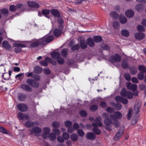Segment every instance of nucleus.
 <instances>
[{
  "label": "nucleus",
  "mask_w": 146,
  "mask_h": 146,
  "mask_svg": "<svg viewBox=\"0 0 146 146\" xmlns=\"http://www.w3.org/2000/svg\"><path fill=\"white\" fill-rule=\"evenodd\" d=\"M92 125L94 128L92 129V131L96 134L98 135L101 132V130L97 128L98 126L101 127L102 126V123L100 119H96L94 122L92 123Z\"/></svg>",
  "instance_id": "1"
},
{
  "label": "nucleus",
  "mask_w": 146,
  "mask_h": 146,
  "mask_svg": "<svg viewBox=\"0 0 146 146\" xmlns=\"http://www.w3.org/2000/svg\"><path fill=\"white\" fill-rule=\"evenodd\" d=\"M133 94L131 92L127 91L125 88L123 89L121 92V95L123 97H126L128 99H131L133 97V95L137 96L138 95V92L137 90L135 91Z\"/></svg>",
  "instance_id": "2"
},
{
  "label": "nucleus",
  "mask_w": 146,
  "mask_h": 146,
  "mask_svg": "<svg viewBox=\"0 0 146 146\" xmlns=\"http://www.w3.org/2000/svg\"><path fill=\"white\" fill-rule=\"evenodd\" d=\"M118 119H105L104 122L106 125H113L115 127H117L120 125V123Z\"/></svg>",
  "instance_id": "3"
},
{
  "label": "nucleus",
  "mask_w": 146,
  "mask_h": 146,
  "mask_svg": "<svg viewBox=\"0 0 146 146\" xmlns=\"http://www.w3.org/2000/svg\"><path fill=\"white\" fill-rule=\"evenodd\" d=\"M30 134V135H32L34 134L36 136H38L41 132L42 129L39 127L35 126L33 127L31 129H29Z\"/></svg>",
  "instance_id": "4"
},
{
  "label": "nucleus",
  "mask_w": 146,
  "mask_h": 146,
  "mask_svg": "<svg viewBox=\"0 0 146 146\" xmlns=\"http://www.w3.org/2000/svg\"><path fill=\"white\" fill-rule=\"evenodd\" d=\"M124 129L125 128L123 126L120 128L117 132L115 137L113 138L115 141H117L120 139L123 134Z\"/></svg>",
  "instance_id": "5"
},
{
  "label": "nucleus",
  "mask_w": 146,
  "mask_h": 146,
  "mask_svg": "<svg viewBox=\"0 0 146 146\" xmlns=\"http://www.w3.org/2000/svg\"><path fill=\"white\" fill-rule=\"evenodd\" d=\"M27 82L34 88H37L39 86V84L38 82L31 79H28Z\"/></svg>",
  "instance_id": "6"
},
{
  "label": "nucleus",
  "mask_w": 146,
  "mask_h": 146,
  "mask_svg": "<svg viewBox=\"0 0 146 146\" xmlns=\"http://www.w3.org/2000/svg\"><path fill=\"white\" fill-rule=\"evenodd\" d=\"M110 61L112 63L115 62H119L121 60V56L117 54H115L112 56L110 59Z\"/></svg>",
  "instance_id": "7"
},
{
  "label": "nucleus",
  "mask_w": 146,
  "mask_h": 146,
  "mask_svg": "<svg viewBox=\"0 0 146 146\" xmlns=\"http://www.w3.org/2000/svg\"><path fill=\"white\" fill-rule=\"evenodd\" d=\"M17 108L20 111L23 112L26 111L28 109V107L26 104L21 103L18 105Z\"/></svg>",
  "instance_id": "8"
},
{
  "label": "nucleus",
  "mask_w": 146,
  "mask_h": 146,
  "mask_svg": "<svg viewBox=\"0 0 146 146\" xmlns=\"http://www.w3.org/2000/svg\"><path fill=\"white\" fill-rule=\"evenodd\" d=\"M126 86L129 90H131L133 92H134L136 90L137 88V85L132 84L130 82H128L126 84Z\"/></svg>",
  "instance_id": "9"
},
{
  "label": "nucleus",
  "mask_w": 146,
  "mask_h": 146,
  "mask_svg": "<svg viewBox=\"0 0 146 146\" xmlns=\"http://www.w3.org/2000/svg\"><path fill=\"white\" fill-rule=\"evenodd\" d=\"M43 133L42 135V137L44 139H46L47 137V135L50 132L51 130L49 127H45L43 128Z\"/></svg>",
  "instance_id": "10"
},
{
  "label": "nucleus",
  "mask_w": 146,
  "mask_h": 146,
  "mask_svg": "<svg viewBox=\"0 0 146 146\" xmlns=\"http://www.w3.org/2000/svg\"><path fill=\"white\" fill-rule=\"evenodd\" d=\"M141 103L140 102L137 101L136 102L134 106V113L137 114L139 111V109L141 107Z\"/></svg>",
  "instance_id": "11"
},
{
  "label": "nucleus",
  "mask_w": 146,
  "mask_h": 146,
  "mask_svg": "<svg viewBox=\"0 0 146 146\" xmlns=\"http://www.w3.org/2000/svg\"><path fill=\"white\" fill-rule=\"evenodd\" d=\"M115 99L117 102L120 101L124 104H126L128 103V100L126 98H123L119 96L116 97Z\"/></svg>",
  "instance_id": "12"
},
{
  "label": "nucleus",
  "mask_w": 146,
  "mask_h": 146,
  "mask_svg": "<svg viewBox=\"0 0 146 146\" xmlns=\"http://www.w3.org/2000/svg\"><path fill=\"white\" fill-rule=\"evenodd\" d=\"M54 37L52 35H50L48 36L47 38L43 37L40 40L42 41H44V44L45 42L49 43L51 42L53 39Z\"/></svg>",
  "instance_id": "13"
},
{
  "label": "nucleus",
  "mask_w": 146,
  "mask_h": 146,
  "mask_svg": "<svg viewBox=\"0 0 146 146\" xmlns=\"http://www.w3.org/2000/svg\"><path fill=\"white\" fill-rule=\"evenodd\" d=\"M122 116V114L120 112L117 111L115 112L113 115H111L110 117L112 118H114V119H119L121 118Z\"/></svg>",
  "instance_id": "14"
},
{
  "label": "nucleus",
  "mask_w": 146,
  "mask_h": 146,
  "mask_svg": "<svg viewBox=\"0 0 146 146\" xmlns=\"http://www.w3.org/2000/svg\"><path fill=\"white\" fill-rule=\"evenodd\" d=\"M44 44V41H42L40 39L37 40L35 42H34L30 44V46L32 47H37L39 44Z\"/></svg>",
  "instance_id": "15"
},
{
  "label": "nucleus",
  "mask_w": 146,
  "mask_h": 146,
  "mask_svg": "<svg viewBox=\"0 0 146 146\" xmlns=\"http://www.w3.org/2000/svg\"><path fill=\"white\" fill-rule=\"evenodd\" d=\"M21 88L23 90H25L27 92H31L32 89L29 86L24 84H22L20 86Z\"/></svg>",
  "instance_id": "16"
},
{
  "label": "nucleus",
  "mask_w": 146,
  "mask_h": 146,
  "mask_svg": "<svg viewBox=\"0 0 146 146\" xmlns=\"http://www.w3.org/2000/svg\"><path fill=\"white\" fill-rule=\"evenodd\" d=\"M51 14L54 17H59L60 15V13L57 10L53 9L51 10Z\"/></svg>",
  "instance_id": "17"
},
{
  "label": "nucleus",
  "mask_w": 146,
  "mask_h": 146,
  "mask_svg": "<svg viewBox=\"0 0 146 146\" xmlns=\"http://www.w3.org/2000/svg\"><path fill=\"white\" fill-rule=\"evenodd\" d=\"M28 6L31 7H38L39 5L36 2L33 1H29L27 2Z\"/></svg>",
  "instance_id": "18"
},
{
  "label": "nucleus",
  "mask_w": 146,
  "mask_h": 146,
  "mask_svg": "<svg viewBox=\"0 0 146 146\" xmlns=\"http://www.w3.org/2000/svg\"><path fill=\"white\" fill-rule=\"evenodd\" d=\"M126 16L128 18L132 17L134 15V12L133 11L129 9L126 11L125 12Z\"/></svg>",
  "instance_id": "19"
},
{
  "label": "nucleus",
  "mask_w": 146,
  "mask_h": 146,
  "mask_svg": "<svg viewBox=\"0 0 146 146\" xmlns=\"http://www.w3.org/2000/svg\"><path fill=\"white\" fill-rule=\"evenodd\" d=\"M145 36L144 34L142 33H136L135 35V37L136 39L141 40Z\"/></svg>",
  "instance_id": "20"
},
{
  "label": "nucleus",
  "mask_w": 146,
  "mask_h": 146,
  "mask_svg": "<svg viewBox=\"0 0 146 146\" xmlns=\"http://www.w3.org/2000/svg\"><path fill=\"white\" fill-rule=\"evenodd\" d=\"M19 119H28L29 118L28 115L26 114L19 113L17 115Z\"/></svg>",
  "instance_id": "21"
},
{
  "label": "nucleus",
  "mask_w": 146,
  "mask_h": 146,
  "mask_svg": "<svg viewBox=\"0 0 146 146\" xmlns=\"http://www.w3.org/2000/svg\"><path fill=\"white\" fill-rule=\"evenodd\" d=\"M2 45L3 47L5 49L9 50L11 48V47L9 43L6 41H4L2 43Z\"/></svg>",
  "instance_id": "22"
},
{
  "label": "nucleus",
  "mask_w": 146,
  "mask_h": 146,
  "mask_svg": "<svg viewBox=\"0 0 146 146\" xmlns=\"http://www.w3.org/2000/svg\"><path fill=\"white\" fill-rule=\"evenodd\" d=\"M86 137L89 139L93 140L95 139L96 135L94 133L90 132L88 133Z\"/></svg>",
  "instance_id": "23"
},
{
  "label": "nucleus",
  "mask_w": 146,
  "mask_h": 146,
  "mask_svg": "<svg viewBox=\"0 0 146 146\" xmlns=\"http://www.w3.org/2000/svg\"><path fill=\"white\" fill-rule=\"evenodd\" d=\"M80 47L82 48L85 49L87 46V43L84 40H81L80 42Z\"/></svg>",
  "instance_id": "24"
},
{
  "label": "nucleus",
  "mask_w": 146,
  "mask_h": 146,
  "mask_svg": "<svg viewBox=\"0 0 146 146\" xmlns=\"http://www.w3.org/2000/svg\"><path fill=\"white\" fill-rule=\"evenodd\" d=\"M138 69L140 71V72L145 73H146V67L142 65H140L138 66Z\"/></svg>",
  "instance_id": "25"
},
{
  "label": "nucleus",
  "mask_w": 146,
  "mask_h": 146,
  "mask_svg": "<svg viewBox=\"0 0 146 146\" xmlns=\"http://www.w3.org/2000/svg\"><path fill=\"white\" fill-rule=\"evenodd\" d=\"M42 70V68L39 66H35L34 69V72H36L37 74L40 73Z\"/></svg>",
  "instance_id": "26"
},
{
  "label": "nucleus",
  "mask_w": 146,
  "mask_h": 146,
  "mask_svg": "<svg viewBox=\"0 0 146 146\" xmlns=\"http://www.w3.org/2000/svg\"><path fill=\"white\" fill-rule=\"evenodd\" d=\"M62 32V31L61 30L57 28L55 29L53 31L54 35L56 36H60Z\"/></svg>",
  "instance_id": "27"
},
{
  "label": "nucleus",
  "mask_w": 146,
  "mask_h": 146,
  "mask_svg": "<svg viewBox=\"0 0 146 146\" xmlns=\"http://www.w3.org/2000/svg\"><path fill=\"white\" fill-rule=\"evenodd\" d=\"M18 99L21 101H24L25 99L26 96L24 94L20 93L18 96Z\"/></svg>",
  "instance_id": "28"
},
{
  "label": "nucleus",
  "mask_w": 146,
  "mask_h": 146,
  "mask_svg": "<svg viewBox=\"0 0 146 146\" xmlns=\"http://www.w3.org/2000/svg\"><path fill=\"white\" fill-rule=\"evenodd\" d=\"M25 125L28 127H31L35 125V123L34 122L28 120L26 121L25 123Z\"/></svg>",
  "instance_id": "29"
},
{
  "label": "nucleus",
  "mask_w": 146,
  "mask_h": 146,
  "mask_svg": "<svg viewBox=\"0 0 146 146\" xmlns=\"http://www.w3.org/2000/svg\"><path fill=\"white\" fill-rule=\"evenodd\" d=\"M127 18L124 16L121 15L119 17V21L122 24H125L127 22Z\"/></svg>",
  "instance_id": "30"
},
{
  "label": "nucleus",
  "mask_w": 146,
  "mask_h": 146,
  "mask_svg": "<svg viewBox=\"0 0 146 146\" xmlns=\"http://www.w3.org/2000/svg\"><path fill=\"white\" fill-rule=\"evenodd\" d=\"M51 55L52 57L57 59L60 56V54L57 52H54Z\"/></svg>",
  "instance_id": "31"
},
{
  "label": "nucleus",
  "mask_w": 146,
  "mask_h": 146,
  "mask_svg": "<svg viewBox=\"0 0 146 146\" xmlns=\"http://www.w3.org/2000/svg\"><path fill=\"white\" fill-rule=\"evenodd\" d=\"M11 71H9V74L7 73H4L2 75V77H3L4 79L8 80L10 78V76L11 75Z\"/></svg>",
  "instance_id": "32"
},
{
  "label": "nucleus",
  "mask_w": 146,
  "mask_h": 146,
  "mask_svg": "<svg viewBox=\"0 0 146 146\" xmlns=\"http://www.w3.org/2000/svg\"><path fill=\"white\" fill-rule=\"evenodd\" d=\"M110 15L114 19H117L119 18L118 14L114 11L111 12L110 14Z\"/></svg>",
  "instance_id": "33"
},
{
  "label": "nucleus",
  "mask_w": 146,
  "mask_h": 146,
  "mask_svg": "<svg viewBox=\"0 0 146 146\" xmlns=\"http://www.w3.org/2000/svg\"><path fill=\"white\" fill-rule=\"evenodd\" d=\"M48 137L50 140L52 141H54L55 140L56 138V135L52 132L49 134Z\"/></svg>",
  "instance_id": "34"
},
{
  "label": "nucleus",
  "mask_w": 146,
  "mask_h": 146,
  "mask_svg": "<svg viewBox=\"0 0 146 146\" xmlns=\"http://www.w3.org/2000/svg\"><path fill=\"white\" fill-rule=\"evenodd\" d=\"M137 72V68L135 67H132L130 69V72L132 75L135 74Z\"/></svg>",
  "instance_id": "35"
},
{
  "label": "nucleus",
  "mask_w": 146,
  "mask_h": 146,
  "mask_svg": "<svg viewBox=\"0 0 146 146\" xmlns=\"http://www.w3.org/2000/svg\"><path fill=\"white\" fill-rule=\"evenodd\" d=\"M87 43L90 46H93L94 45V43L92 39L89 38L87 40Z\"/></svg>",
  "instance_id": "36"
},
{
  "label": "nucleus",
  "mask_w": 146,
  "mask_h": 146,
  "mask_svg": "<svg viewBox=\"0 0 146 146\" xmlns=\"http://www.w3.org/2000/svg\"><path fill=\"white\" fill-rule=\"evenodd\" d=\"M93 38L95 42H100L102 40V37L99 36H94Z\"/></svg>",
  "instance_id": "37"
},
{
  "label": "nucleus",
  "mask_w": 146,
  "mask_h": 146,
  "mask_svg": "<svg viewBox=\"0 0 146 146\" xmlns=\"http://www.w3.org/2000/svg\"><path fill=\"white\" fill-rule=\"evenodd\" d=\"M78 135L75 133H73L70 135V139L73 141H75L78 139Z\"/></svg>",
  "instance_id": "38"
},
{
  "label": "nucleus",
  "mask_w": 146,
  "mask_h": 146,
  "mask_svg": "<svg viewBox=\"0 0 146 146\" xmlns=\"http://www.w3.org/2000/svg\"><path fill=\"white\" fill-rule=\"evenodd\" d=\"M50 11L49 9H43L42 10V14L44 15L46 17L49 18L47 16L50 13Z\"/></svg>",
  "instance_id": "39"
},
{
  "label": "nucleus",
  "mask_w": 146,
  "mask_h": 146,
  "mask_svg": "<svg viewBox=\"0 0 146 146\" xmlns=\"http://www.w3.org/2000/svg\"><path fill=\"white\" fill-rule=\"evenodd\" d=\"M119 23L118 21H114L113 23V27L115 29H119L120 26L119 25Z\"/></svg>",
  "instance_id": "40"
},
{
  "label": "nucleus",
  "mask_w": 146,
  "mask_h": 146,
  "mask_svg": "<svg viewBox=\"0 0 146 146\" xmlns=\"http://www.w3.org/2000/svg\"><path fill=\"white\" fill-rule=\"evenodd\" d=\"M68 52V50L67 49L64 48L62 50V55L64 57H65L67 55V53Z\"/></svg>",
  "instance_id": "41"
},
{
  "label": "nucleus",
  "mask_w": 146,
  "mask_h": 146,
  "mask_svg": "<svg viewBox=\"0 0 146 146\" xmlns=\"http://www.w3.org/2000/svg\"><path fill=\"white\" fill-rule=\"evenodd\" d=\"M121 33L124 36L127 37L129 35V32L126 30H123L121 31Z\"/></svg>",
  "instance_id": "42"
},
{
  "label": "nucleus",
  "mask_w": 146,
  "mask_h": 146,
  "mask_svg": "<svg viewBox=\"0 0 146 146\" xmlns=\"http://www.w3.org/2000/svg\"><path fill=\"white\" fill-rule=\"evenodd\" d=\"M137 77L140 80H143L144 78L143 73L140 72L137 74Z\"/></svg>",
  "instance_id": "43"
},
{
  "label": "nucleus",
  "mask_w": 146,
  "mask_h": 146,
  "mask_svg": "<svg viewBox=\"0 0 146 146\" xmlns=\"http://www.w3.org/2000/svg\"><path fill=\"white\" fill-rule=\"evenodd\" d=\"M8 12V10L6 9H3L0 10V13L2 14H3L4 15L7 14Z\"/></svg>",
  "instance_id": "44"
},
{
  "label": "nucleus",
  "mask_w": 146,
  "mask_h": 146,
  "mask_svg": "<svg viewBox=\"0 0 146 146\" xmlns=\"http://www.w3.org/2000/svg\"><path fill=\"white\" fill-rule=\"evenodd\" d=\"M62 136L64 139L67 140L69 138L70 135L69 133H64L63 134Z\"/></svg>",
  "instance_id": "45"
},
{
  "label": "nucleus",
  "mask_w": 146,
  "mask_h": 146,
  "mask_svg": "<svg viewBox=\"0 0 146 146\" xmlns=\"http://www.w3.org/2000/svg\"><path fill=\"white\" fill-rule=\"evenodd\" d=\"M122 67L124 68H127L128 66V64L127 61L123 60L122 61Z\"/></svg>",
  "instance_id": "46"
},
{
  "label": "nucleus",
  "mask_w": 146,
  "mask_h": 146,
  "mask_svg": "<svg viewBox=\"0 0 146 146\" xmlns=\"http://www.w3.org/2000/svg\"><path fill=\"white\" fill-rule=\"evenodd\" d=\"M0 131L2 133L5 134H8V131L6 130L3 127L0 126Z\"/></svg>",
  "instance_id": "47"
},
{
  "label": "nucleus",
  "mask_w": 146,
  "mask_h": 146,
  "mask_svg": "<svg viewBox=\"0 0 146 146\" xmlns=\"http://www.w3.org/2000/svg\"><path fill=\"white\" fill-rule=\"evenodd\" d=\"M101 46L102 48L104 50H108L110 49V47L106 44H102Z\"/></svg>",
  "instance_id": "48"
},
{
  "label": "nucleus",
  "mask_w": 146,
  "mask_h": 146,
  "mask_svg": "<svg viewBox=\"0 0 146 146\" xmlns=\"http://www.w3.org/2000/svg\"><path fill=\"white\" fill-rule=\"evenodd\" d=\"M57 60L58 63L60 64H62L64 62V58L61 57L60 56Z\"/></svg>",
  "instance_id": "49"
},
{
  "label": "nucleus",
  "mask_w": 146,
  "mask_h": 146,
  "mask_svg": "<svg viewBox=\"0 0 146 146\" xmlns=\"http://www.w3.org/2000/svg\"><path fill=\"white\" fill-rule=\"evenodd\" d=\"M142 5L141 4H137L135 7V9L139 12L142 10Z\"/></svg>",
  "instance_id": "50"
},
{
  "label": "nucleus",
  "mask_w": 146,
  "mask_h": 146,
  "mask_svg": "<svg viewBox=\"0 0 146 146\" xmlns=\"http://www.w3.org/2000/svg\"><path fill=\"white\" fill-rule=\"evenodd\" d=\"M45 60L46 61H48L50 62L53 65H55L56 64V62H52V60L51 58L48 57L45 58Z\"/></svg>",
  "instance_id": "51"
},
{
  "label": "nucleus",
  "mask_w": 146,
  "mask_h": 146,
  "mask_svg": "<svg viewBox=\"0 0 146 146\" xmlns=\"http://www.w3.org/2000/svg\"><path fill=\"white\" fill-rule=\"evenodd\" d=\"M139 87L142 90L145 91L146 86L144 84H140L139 85Z\"/></svg>",
  "instance_id": "52"
},
{
  "label": "nucleus",
  "mask_w": 146,
  "mask_h": 146,
  "mask_svg": "<svg viewBox=\"0 0 146 146\" xmlns=\"http://www.w3.org/2000/svg\"><path fill=\"white\" fill-rule=\"evenodd\" d=\"M80 48V46L78 44H77L74 46H72L71 49L73 51H75L78 50Z\"/></svg>",
  "instance_id": "53"
},
{
  "label": "nucleus",
  "mask_w": 146,
  "mask_h": 146,
  "mask_svg": "<svg viewBox=\"0 0 146 146\" xmlns=\"http://www.w3.org/2000/svg\"><path fill=\"white\" fill-rule=\"evenodd\" d=\"M9 9L12 12H15L17 10L16 7L13 5H11L10 6Z\"/></svg>",
  "instance_id": "54"
},
{
  "label": "nucleus",
  "mask_w": 146,
  "mask_h": 146,
  "mask_svg": "<svg viewBox=\"0 0 146 146\" xmlns=\"http://www.w3.org/2000/svg\"><path fill=\"white\" fill-rule=\"evenodd\" d=\"M65 126L68 128L72 126V123L70 121H67L65 122Z\"/></svg>",
  "instance_id": "55"
},
{
  "label": "nucleus",
  "mask_w": 146,
  "mask_h": 146,
  "mask_svg": "<svg viewBox=\"0 0 146 146\" xmlns=\"http://www.w3.org/2000/svg\"><path fill=\"white\" fill-rule=\"evenodd\" d=\"M98 106L96 105H94L92 106L90 108L91 111H95L98 109Z\"/></svg>",
  "instance_id": "56"
},
{
  "label": "nucleus",
  "mask_w": 146,
  "mask_h": 146,
  "mask_svg": "<svg viewBox=\"0 0 146 146\" xmlns=\"http://www.w3.org/2000/svg\"><path fill=\"white\" fill-rule=\"evenodd\" d=\"M80 114L82 117H84L87 115V113L86 111L82 110L80 112Z\"/></svg>",
  "instance_id": "57"
},
{
  "label": "nucleus",
  "mask_w": 146,
  "mask_h": 146,
  "mask_svg": "<svg viewBox=\"0 0 146 146\" xmlns=\"http://www.w3.org/2000/svg\"><path fill=\"white\" fill-rule=\"evenodd\" d=\"M77 133L79 136L80 137L83 136L84 134L83 131L81 129H79Z\"/></svg>",
  "instance_id": "58"
},
{
  "label": "nucleus",
  "mask_w": 146,
  "mask_h": 146,
  "mask_svg": "<svg viewBox=\"0 0 146 146\" xmlns=\"http://www.w3.org/2000/svg\"><path fill=\"white\" fill-rule=\"evenodd\" d=\"M124 77L126 79L127 81H129L131 79V76L129 73H126L124 75Z\"/></svg>",
  "instance_id": "59"
},
{
  "label": "nucleus",
  "mask_w": 146,
  "mask_h": 146,
  "mask_svg": "<svg viewBox=\"0 0 146 146\" xmlns=\"http://www.w3.org/2000/svg\"><path fill=\"white\" fill-rule=\"evenodd\" d=\"M52 131V133H53L56 135H58L60 133V131L58 129H53Z\"/></svg>",
  "instance_id": "60"
},
{
  "label": "nucleus",
  "mask_w": 146,
  "mask_h": 146,
  "mask_svg": "<svg viewBox=\"0 0 146 146\" xmlns=\"http://www.w3.org/2000/svg\"><path fill=\"white\" fill-rule=\"evenodd\" d=\"M5 33L4 29H0V37H2L5 36Z\"/></svg>",
  "instance_id": "61"
},
{
  "label": "nucleus",
  "mask_w": 146,
  "mask_h": 146,
  "mask_svg": "<svg viewBox=\"0 0 146 146\" xmlns=\"http://www.w3.org/2000/svg\"><path fill=\"white\" fill-rule=\"evenodd\" d=\"M137 29L139 31H143L145 30L144 27L141 25H139L137 27Z\"/></svg>",
  "instance_id": "62"
},
{
  "label": "nucleus",
  "mask_w": 146,
  "mask_h": 146,
  "mask_svg": "<svg viewBox=\"0 0 146 146\" xmlns=\"http://www.w3.org/2000/svg\"><path fill=\"white\" fill-rule=\"evenodd\" d=\"M52 126L54 127H58L60 125L58 122L55 121H54L52 123Z\"/></svg>",
  "instance_id": "63"
},
{
  "label": "nucleus",
  "mask_w": 146,
  "mask_h": 146,
  "mask_svg": "<svg viewBox=\"0 0 146 146\" xmlns=\"http://www.w3.org/2000/svg\"><path fill=\"white\" fill-rule=\"evenodd\" d=\"M106 111L110 113H112L114 111V109L110 107H108L107 108Z\"/></svg>",
  "instance_id": "64"
}]
</instances>
